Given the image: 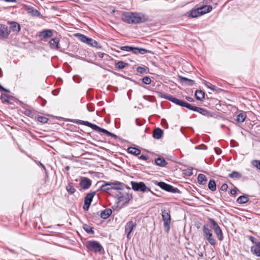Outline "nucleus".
<instances>
[{
    "label": "nucleus",
    "mask_w": 260,
    "mask_h": 260,
    "mask_svg": "<svg viewBox=\"0 0 260 260\" xmlns=\"http://www.w3.org/2000/svg\"><path fill=\"white\" fill-rule=\"evenodd\" d=\"M122 20L127 23L137 24L146 22L148 17L141 13L125 12L122 14Z\"/></svg>",
    "instance_id": "nucleus-1"
},
{
    "label": "nucleus",
    "mask_w": 260,
    "mask_h": 260,
    "mask_svg": "<svg viewBox=\"0 0 260 260\" xmlns=\"http://www.w3.org/2000/svg\"><path fill=\"white\" fill-rule=\"evenodd\" d=\"M70 121L73 122L76 124H82L87 126L95 131L103 133L107 135L108 136H110L115 139H117L118 138L117 136L109 132L107 129L100 127V126L96 125V124L90 123L87 121H83L79 119H72Z\"/></svg>",
    "instance_id": "nucleus-2"
},
{
    "label": "nucleus",
    "mask_w": 260,
    "mask_h": 260,
    "mask_svg": "<svg viewBox=\"0 0 260 260\" xmlns=\"http://www.w3.org/2000/svg\"><path fill=\"white\" fill-rule=\"evenodd\" d=\"M127 191V192H121L117 191L114 196V198H117V203L118 204L120 202H123L124 206L127 205L129 201L133 199L132 193L130 192L131 188L129 186H126Z\"/></svg>",
    "instance_id": "nucleus-3"
},
{
    "label": "nucleus",
    "mask_w": 260,
    "mask_h": 260,
    "mask_svg": "<svg viewBox=\"0 0 260 260\" xmlns=\"http://www.w3.org/2000/svg\"><path fill=\"white\" fill-rule=\"evenodd\" d=\"M158 96L161 98L168 100L177 105L182 107H185L189 110H190L192 106V105L186 102L185 101L178 99L170 94L168 95L162 92H158Z\"/></svg>",
    "instance_id": "nucleus-4"
},
{
    "label": "nucleus",
    "mask_w": 260,
    "mask_h": 260,
    "mask_svg": "<svg viewBox=\"0 0 260 260\" xmlns=\"http://www.w3.org/2000/svg\"><path fill=\"white\" fill-rule=\"evenodd\" d=\"M212 9L211 6H205L196 9H192L190 11L189 16L191 18H196L203 14L210 12Z\"/></svg>",
    "instance_id": "nucleus-5"
},
{
    "label": "nucleus",
    "mask_w": 260,
    "mask_h": 260,
    "mask_svg": "<svg viewBox=\"0 0 260 260\" xmlns=\"http://www.w3.org/2000/svg\"><path fill=\"white\" fill-rule=\"evenodd\" d=\"M75 36L79 40L87 44L90 46L96 47V48H101V46L97 41L92 39V38H88L86 36H85L81 34L78 33L75 34Z\"/></svg>",
    "instance_id": "nucleus-6"
},
{
    "label": "nucleus",
    "mask_w": 260,
    "mask_h": 260,
    "mask_svg": "<svg viewBox=\"0 0 260 260\" xmlns=\"http://www.w3.org/2000/svg\"><path fill=\"white\" fill-rule=\"evenodd\" d=\"M85 245L89 251L95 253L100 252L103 249V247L100 242L95 240L87 241Z\"/></svg>",
    "instance_id": "nucleus-7"
},
{
    "label": "nucleus",
    "mask_w": 260,
    "mask_h": 260,
    "mask_svg": "<svg viewBox=\"0 0 260 260\" xmlns=\"http://www.w3.org/2000/svg\"><path fill=\"white\" fill-rule=\"evenodd\" d=\"M131 184L132 189L135 191H140L143 192L149 191L152 194H155V193L151 191L149 188L146 186L145 184L143 182H137L135 181H131Z\"/></svg>",
    "instance_id": "nucleus-8"
},
{
    "label": "nucleus",
    "mask_w": 260,
    "mask_h": 260,
    "mask_svg": "<svg viewBox=\"0 0 260 260\" xmlns=\"http://www.w3.org/2000/svg\"><path fill=\"white\" fill-rule=\"evenodd\" d=\"M161 212L165 231L168 233L170 229V223L171 221L170 214L164 209H161Z\"/></svg>",
    "instance_id": "nucleus-9"
},
{
    "label": "nucleus",
    "mask_w": 260,
    "mask_h": 260,
    "mask_svg": "<svg viewBox=\"0 0 260 260\" xmlns=\"http://www.w3.org/2000/svg\"><path fill=\"white\" fill-rule=\"evenodd\" d=\"M208 220L212 225V228L218 239L220 241H222L223 239V234L221 228H220L218 223L214 219L211 218H209L208 219Z\"/></svg>",
    "instance_id": "nucleus-10"
},
{
    "label": "nucleus",
    "mask_w": 260,
    "mask_h": 260,
    "mask_svg": "<svg viewBox=\"0 0 260 260\" xmlns=\"http://www.w3.org/2000/svg\"><path fill=\"white\" fill-rule=\"evenodd\" d=\"M157 185L162 189L172 193H180V190L176 187H174L172 185L167 184L164 182H158Z\"/></svg>",
    "instance_id": "nucleus-11"
},
{
    "label": "nucleus",
    "mask_w": 260,
    "mask_h": 260,
    "mask_svg": "<svg viewBox=\"0 0 260 260\" xmlns=\"http://www.w3.org/2000/svg\"><path fill=\"white\" fill-rule=\"evenodd\" d=\"M95 195V192L92 191L88 193L84 198V205L83 207L85 211H87L90 207V205L92 201L94 196Z\"/></svg>",
    "instance_id": "nucleus-12"
},
{
    "label": "nucleus",
    "mask_w": 260,
    "mask_h": 260,
    "mask_svg": "<svg viewBox=\"0 0 260 260\" xmlns=\"http://www.w3.org/2000/svg\"><path fill=\"white\" fill-rule=\"evenodd\" d=\"M136 225V222L133 220L129 221L126 223L124 228L125 234L128 240L131 238V234Z\"/></svg>",
    "instance_id": "nucleus-13"
},
{
    "label": "nucleus",
    "mask_w": 260,
    "mask_h": 260,
    "mask_svg": "<svg viewBox=\"0 0 260 260\" xmlns=\"http://www.w3.org/2000/svg\"><path fill=\"white\" fill-rule=\"evenodd\" d=\"M92 184V181L87 177H81L79 182V186L81 187L80 190L82 189L86 190L90 188Z\"/></svg>",
    "instance_id": "nucleus-14"
},
{
    "label": "nucleus",
    "mask_w": 260,
    "mask_h": 260,
    "mask_svg": "<svg viewBox=\"0 0 260 260\" xmlns=\"http://www.w3.org/2000/svg\"><path fill=\"white\" fill-rule=\"evenodd\" d=\"M190 110L197 112L201 114L202 115L207 116L208 117H213V116L212 113L208 110L204 108L196 107L193 105H192Z\"/></svg>",
    "instance_id": "nucleus-15"
},
{
    "label": "nucleus",
    "mask_w": 260,
    "mask_h": 260,
    "mask_svg": "<svg viewBox=\"0 0 260 260\" xmlns=\"http://www.w3.org/2000/svg\"><path fill=\"white\" fill-rule=\"evenodd\" d=\"M10 31L11 30L6 25L0 24V38H7L10 34Z\"/></svg>",
    "instance_id": "nucleus-16"
},
{
    "label": "nucleus",
    "mask_w": 260,
    "mask_h": 260,
    "mask_svg": "<svg viewBox=\"0 0 260 260\" xmlns=\"http://www.w3.org/2000/svg\"><path fill=\"white\" fill-rule=\"evenodd\" d=\"M101 190L108 192L111 196H114V190L111 182H108L103 184L101 186Z\"/></svg>",
    "instance_id": "nucleus-17"
},
{
    "label": "nucleus",
    "mask_w": 260,
    "mask_h": 260,
    "mask_svg": "<svg viewBox=\"0 0 260 260\" xmlns=\"http://www.w3.org/2000/svg\"><path fill=\"white\" fill-rule=\"evenodd\" d=\"M53 30L45 29L40 32L39 38L41 40L44 41L45 40L50 38L53 36Z\"/></svg>",
    "instance_id": "nucleus-18"
},
{
    "label": "nucleus",
    "mask_w": 260,
    "mask_h": 260,
    "mask_svg": "<svg viewBox=\"0 0 260 260\" xmlns=\"http://www.w3.org/2000/svg\"><path fill=\"white\" fill-rule=\"evenodd\" d=\"M178 77L179 80V82L182 84H184L187 86H192L195 83L194 80L183 77L182 76L178 75Z\"/></svg>",
    "instance_id": "nucleus-19"
},
{
    "label": "nucleus",
    "mask_w": 260,
    "mask_h": 260,
    "mask_svg": "<svg viewBox=\"0 0 260 260\" xmlns=\"http://www.w3.org/2000/svg\"><path fill=\"white\" fill-rule=\"evenodd\" d=\"M111 185H112L114 194L115 192L118 190H123L124 187L126 186V185L121 182L116 181L114 182H111Z\"/></svg>",
    "instance_id": "nucleus-20"
},
{
    "label": "nucleus",
    "mask_w": 260,
    "mask_h": 260,
    "mask_svg": "<svg viewBox=\"0 0 260 260\" xmlns=\"http://www.w3.org/2000/svg\"><path fill=\"white\" fill-rule=\"evenodd\" d=\"M8 24L10 26V28L14 32L18 34L20 31V26L18 23L15 21H9Z\"/></svg>",
    "instance_id": "nucleus-21"
},
{
    "label": "nucleus",
    "mask_w": 260,
    "mask_h": 260,
    "mask_svg": "<svg viewBox=\"0 0 260 260\" xmlns=\"http://www.w3.org/2000/svg\"><path fill=\"white\" fill-rule=\"evenodd\" d=\"M164 131L159 127L156 128L153 132L152 136L155 139H160L161 138Z\"/></svg>",
    "instance_id": "nucleus-22"
},
{
    "label": "nucleus",
    "mask_w": 260,
    "mask_h": 260,
    "mask_svg": "<svg viewBox=\"0 0 260 260\" xmlns=\"http://www.w3.org/2000/svg\"><path fill=\"white\" fill-rule=\"evenodd\" d=\"M59 42V40L57 38L52 39L49 42L50 48L53 49H58Z\"/></svg>",
    "instance_id": "nucleus-23"
},
{
    "label": "nucleus",
    "mask_w": 260,
    "mask_h": 260,
    "mask_svg": "<svg viewBox=\"0 0 260 260\" xmlns=\"http://www.w3.org/2000/svg\"><path fill=\"white\" fill-rule=\"evenodd\" d=\"M112 213V211L111 209H106L101 211L100 216L102 218L106 219L111 215Z\"/></svg>",
    "instance_id": "nucleus-24"
},
{
    "label": "nucleus",
    "mask_w": 260,
    "mask_h": 260,
    "mask_svg": "<svg viewBox=\"0 0 260 260\" xmlns=\"http://www.w3.org/2000/svg\"><path fill=\"white\" fill-rule=\"evenodd\" d=\"M249 200V197L248 195H242L240 196L236 200V202L238 204H245L247 203Z\"/></svg>",
    "instance_id": "nucleus-25"
},
{
    "label": "nucleus",
    "mask_w": 260,
    "mask_h": 260,
    "mask_svg": "<svg viewBox=\"0 0 260 260\" xmlns=\"http://www.w3.org/2000/svg\"><path fill=\"white\" fill-rule=\"evenodd\" d=\"M155 163L156 165L160 167H165L168 162L166 161V160L161 157H158L155 159Z\"/></svg>",
    "instance_id": "nucleus-26"
},
{
    "label": "nucleus",
    "mask_w": 260,
    "mask_h": 260,
    "mask_svg": "<svg viewBox=\"0 0 260 260\" xmlns=\"http://www.w3.org/2000/svg\"><path fill=\"white\" fill-rule=\"evenodd\" d=\"M127 152L129 153H131L134 155L137 156L141 153V150L136 147H129L127 148Z\"/></svg>",
    "instance_id": "nucleus-27"
},
{
    "label": "nucleus",
    "mask_w": 260,
    "mask_h": 260,
    "mask_svg": "<svg viewBox=\"0 0 260 260\" xmlns=\"http://www.w3.org/2000/svg\"><path fill=\"white\" fill-rule=\"evenodd\" d=\"M207 181L206 176L203 174H200L198 176V182L200 184L204 185L206 184Z\"/></svg>",
    "instance_id": "nucleus-28"
},
{
    "label": "nucleus",
    "mask_w": 260,
    "mask_h": 260,
    "mask_svg": "<svg viewBox=\"0 0 260 260\" xmlns=\"http://www.w3.org/2000/svg\"><path fill=\"white\" fill-rule=\"evenodd\" d=\"M195 96L197 100L202 101L205 98V92L201 90H197L195 93Z\"/></svg>",
    "instance_id": "nucleus-29"
},
{
    "label": "nucleus",
    "mask_w": 260,
    "mask_h": 260,
    "mask_svg": "<svg viewBox=\"0 0 260 260\" xmlns=\"http://www.w3.org/2000/svg\"><path fill=\"white\" fill-rule=\"evenodd\" d=\"M206 240L208 241V242L212 246H214L216 244V240L213 237V234L212 233H210V234H208L205 236Z\"/></svg>",
    "instance_id": "nucleus-30"
},
{
    "label": "nucleus",
    "mask_w": 260,
    "mask_h": 260,
    "mask_svg": "<svg viewBox=\"0 0 260 260\" xmlns=\"http://www.w3.org/2000/svg\"><path fill=\"white\" fill-rule=\"evenodd\" d=\"M128 63L123 61H118L115 64V68L118 70H121L128 66Z\"/></svg>",
    "instance_id": "nucleus-31"
},
{
    "label": "nucleus",
    "mask_w": 260,
    "mask_h": 260,
    "mask_svg": "<svg viewBox=\"0 0 260 260\" xmlns=\"http://www.w3.org/2000/svg\"><path fill=\"white\" fill-rule=\"evenodd\" d=\"M66 188L67 191L70 194H72L74 193L76 191V189L74 187L73 183H71V182L67 184Z\"/></svg>",
    "instance_id": "nucleus-32"
},
{
    "label": "nucleus",
    "mask_w": 260,
    "mask_h": 260,
    "mask_svg": "<svg viewBox=\"0 0 260 260\" xmlns=\"http://www.w3.org/2000/svg\"><path fill=\"white\" fill-rule=\"evenodd\" d=\"M208 188L212 191H215L216 190V184L214 180H210L208 183Z\"/></svg>",
    "instance_id": "nucleus-33"
},
{
    "label": "nucleus",
    "mask_w": 260,
    "mask_h": 260,
    "mask_svg": "<svg viewBox=\"0 0 260 260\" xmlns=\"http://www.w3.org/2000/svg\"><path fill=\"white\" fill-rule=\"evenodd\" d=\"M10 95L7 94H6V93H2L1 94V98H0L2 102L3 103H6L7 104L10 103Z\"/></svg>",
    "instance_id": "nucleus-34"
},
{
    "label": "nucleus",
    "mask_w": 260,
    "mask_h": 260,
    "mask_svg": "<svg viewBox=\"0 0 260 260\" xmlns=\"http://www.w3.org/2000/svg\"><path fill=\"white\" fill-rule=\"evenodd\" d=\"M204 84L208 88L211 89L213 91H217V90H221L222 89L216 87V86L213 85L211 83L204 81Z\"/></svg>",
    "instance_id": "nucleus-35"
},
{
    "label": "nucleus",
    "mask_w": 260,
    "mask_h": 260,
    "mask_svg": "<svg viewBox=\"0 0 260 260\" xmlns=\"http://www.w3.org/2000/svg\"><path fill=\"white\" fill-rule=\"evenodd\" d=\"M229 177L231 178L239 179L242 177V175L240 173L234 171L229 174Z\"/></svg>",
    "instance_id": "nucleus-36"
},
{
    "label": "nucleus",
    "mask_w": 260,
    "mask_h": 260,
    "mask_svg": "<svg viewBox=\"0 0 260 260\" xmlns=\"http://www.w3.org/2000/svg\"><path fill=\"white\" fill-rule=\"evenodd\" d=\"M83 228L88 234H94V232L93 230V228L88 224H84L83 225Z\"/></svg>",
    "instance_id": "nucleus-37"
},
{
    "label": "nucleus",
    "mask_w": 260,
    "mask_h": 260,
    "mask_svg": "<svg viewBox=\"0 0 260 260\" xmlns=\"http://www.w3.org/2000/svg\"><path fill=\"white\" fill-rule=\"evenodd\" d=\"M251 252L257 256H260V248H258L255 245L251 247Z\"/></svg>",
    "instance_id": "nucleus-38"
},
{
    "label": "nucleus",
    "mask_w": 260,
    "mask_h": 260,
    "mask_svg": "<svg viewBox=\"0 0 260 260\" xmlns=\"http://www.w3.org/2000/svg\"><path fill=\"white\" fill-rule=\"evenodd\" d=\"M148 68L146 67H138L137 71L141 74H147Z\"/></svg>",
    "instance_id": "nucleus-39"
},
{
    "label": "nucleus",
    "mask_w": 260,
    "mask_h": 260,
    "mask_svg": "<svg viewBox=\"0 0 260 260\" xmlns=\"http://www.w3.org/2000/svg\"><path fill=\"white\" fill-rule=\"evenodd\" d=\"M203 232L204 236L210 234L212 233L211 230H210L207 224H204L203 226Z\"/></svg>",
    "instance_id": "nucleus-40"
},
{
    "label": "nucleus",
    "mask_w": 260,
    "mask_h": 260,
    "mask_svg": "<svg viewBox=\"0 0 260 260\" xmlns=\"http://www.w3.org/2000/svg\"><path fill=\"white\" fill-rule=\"evenodd\" d=\"M246 115L244 113H240L237 116L236 120L238 122L242 123L244 121Z\"/></svg>",
    "instance_id": "nucleus-41"
},
{
    "label": "nucleus",
    "mask_w": 260,
    "mask_h": 260,
    "mask_svg": "<svg viewBox=\"0 0 260 260\" xmlns=\"http://www.w3.org/2000/svg\"><path fill=\"white\" fill-rule=\"evenodd\" d=\"M118 48H119L120 50L123 51H125L127 52H132L133 46H118Z\"/></svg>",
    "instance_id": "nucleus-42"
},
{
    "label": "nucleus",
    "mask_w": 260,
    "mask_h": 260,
    "mask_svg": "<svg viewBox=\"0 0 260 260\" xmlns=\"http://www.w3.org/2000/svg\"><path fill=\"white\" fill-rule=\"evenodd\" d=\"M142 81L144 84L149 85L151 82V79L150 77L145 76L142 79Z\"/></svg>",
    "instance_id": "nucleus-43"
},
{
    "label": "nucleus",
    "mask_w": 260,
    "mask_h": 260,
    "mask_svg": "<svg viewBox=\"0 0 260 260\" xmlns=\"http://www.w3.org/2000/svg\"><path fill=\"white\" fill-rule=\"evenodd\" d=\"M207 100L209 101L208 104L213 106L214 104H217L218 101L214 98H207Z\"/></svg>",
    "instance_id": "nucleus-44"
},
{
    "label": "nucleus",
    "mask_w": 260,
    "mask_h": 260,
    "mask_svg": "<svg viewBox=\"0 0 260 260\" xmlns=\"http://www.w3.org/2000/svg\"><path fill=\"white\" fill-rule=\"evenodd\" d=\"M38 121L42 123H46L48 121V119L45 117L39 116L38 117Z\"/></svg>",
    "instance_id": "nucleus-45"
},
{
    "label": "nucleus",
    "mask_w": 260,
    "mask_h": 260,
    "mask_svg": "<svg viewBox=\"0 0 260 260\" xmlns=\"http://www.w3.org/2000/svg\"><path fill=\"white\" fill-rule=\"evenodd\" d=\"M139 54H144L147 53H152V52L151 51L146 50L143 48H139Z\"/></svg>",
    "instance_id": "nucleus-46"
},
{
    "label": "nucleus",
    "mask_w": 260,
    "mask_h": 260,
    "mask_svg": "<svg viewBox=\"0 0 260 260\" xmlns=\"http://www.w3.org/2000/svg\"><path fill=\"white\" fill-rule=\"evenodd\" d=\"M252 164L253 166L260 170V160H254L252 161Z\"/></svg>",
    "instance_id": "nucleus-47"
},
{
    "label": "nucleus",
    "mask_w": 260,
    "mask_h": 260,
    "mask_svg": "<svg viewBox=\"0 0 260 260\" xmlns=\"http://www.w3.org/2000/svg\"><path fill=\"white\" fill-rule=\"evenodd\" d=\"M31 15L33 16H39L41 15V13L39 11L36 9H32L31 10Z\"/></svg>",
    "instance_id": "nucleus-48"
},
{
    "label": "nucleus",
    "mask_w": 260,
    "mask_h": 260,
    "mask_svg": "<svg viewBox=\"0 0 260 260\" xmlns=\"http://www.w3.org/2000/svg\"><path fill=\"white\" fill-rule=\"evenodd\" d=\"M228 188V185L226 183H223L221 187H220V190H222V191H226L227 190Z\"/></svg>",
    "instance_id": "nucleus-49"
},
{
    "label": "nucleus",
    "mask_w": 260,
    "mask_h": 260,
    "mask_svg": "<svg viewBox=\"0 0 260 260\" xmlns=\"http://www.w3.org/2000/svg\"><path fill=\"white\" fill-rule=\"evenodd\" d=\"M139 47H133V49H132V52H133L134 54H139Z\"/></svg>",
    "instance_id": "nucleus-50"
},
{
    "label": "nucleus",
    "mask_w": 260,
    "mask_h": 260,
    "mask_svg": "<svg viewBox=\"0 0 260 260\" xmlns=\"http://www.w3.org/2000/svg\"><path fill=\"white\" fill-rule=\"evenodd\" d=\"M0 91H5L6 92H10V91L9 89L4 88L1 84H0Z\"/></svg>",
    "instance_id": "nucleus-51"
},
{
    "label": "nucleus",
    "mask_w": 260,
    "mask_h": 260,
    "mask_svg": "<svg viewBox=\"0 0 260 260\" xmlns=\"http://www.w3.org/2000/svg\"><path fill=\"white\" fill-rule=\"evenodd\" d=\"M148 158H148V157L147 156L144 155H141L139 157V159H143V160H147Z\"/></svg>",
    "instance_id": "nucleus-52"
},
{
    "label": "nucleus",
    "mask_w": 260,
    "mask_h": 260,
    "mask_svg": "<svg viewBox=\"0 0 260 260\" xmlns=\"http://www.w3.org/2000/svg\"><path fill=\"white\" fill-rule=\"evenodd\" d=\"M230 193L232 195H235L237 193V190L236 189H231L230 191Z\"/></svg>",
    "instance_id": "nucleus-53"
},
{
    "label": "nucleus",
    "mask_w": 260,
    "mask_h": 260,
    "mask_svg": "<svg viewBox=\"0 0 260 260\" xmlns=\"http://www.w3.org/2000/svg\"><path fill=\"white\" fill-rule=\"evenodd\" d=\"M185 174H186V176H191L192 175V171H191V170H188V171H187L185 173Z\"/></svg>",
    "instance_id": "nucleus-54"
},
{
    "label": "nucleus",
    "mask_w": 260,
    "mask_h": 260,
    "mask_svg": "<svg viewBox=\"0 0 260 260\" xmlns=\"http://www.w3.org/2000/svg\"><path fill=\"white\" fill-rule=\"evenodd\" d=\"M185 99H186V100L187 101H189V102H193V101H194V100H193L192 98H191V97H190V96H186Z\"/></svg>",
    "instance_id": "nucleus-55"
},
{
    "label": "nucleus",
    "mask_w": 260,
    "mask_h": 260,
    "mask_svg": "<svg viewBox=\"0 0 260 260\" xmlns=\"http://www.w3.org/2000/svg\"><path fill=\"white\" fill-rule=\"evenodd\" d=\"M249 240L253 243H255L254 242V238L253 236H250L249 237Z\"/></svg>",
    "instance_id": "nucleus-56"
},
{
    "label": "nucleus",
    "mask_w": 260,
    "mask_h": 260,
    "mask_svg": "<svg viewBox=\"0 0 260 260\" xmlns=\"http://www.w3.org/2000/svg\"><path fill=\"white\" fill-rule=\"evenodd\" d=\"M39 164L44 169V170L46 171V173L47 174V170H46V168L44 166V165L43 164H42V163H41L40 162H39Z\"/></svg>",
    "instance_id": "nucleus-57"
},
{
    "label": "nucleus",
    "mask_w": 260,
    "mask_h": 260,
    "mask_svg": "<svg viewBox=\"0 0 260 260\" xmlns=\"http://www.w3.org/2000/svg\"><path fill=\"white\" fill-rule=\"evenodd\" d=\"M4 1H5L6 2H13V3L16 2V0H4Z\"/></svg>",
    "instance_id": "nucleus-58"
},
{
    "label": "nucleus",
    "mask_w": 260,
    "mask_h": 260,
    "mask_svg": "<svg viewBox=\"0 0 260 260\" xmlns=\"http://www.w3.org/2000/svg\"><path fill=\"white\" fill-rule=\"evenodd\" d=\"M104 53H99V56L100 58H103L104 56Z\"/></svg>",
    "instance_id": "nucleus-59"
},
{
    "label": "nucleus",
    "mask_w": 260,
    "mask_h": 260,
    "mask_svg": "<svg viewBox=\"0 0 260 260\" xmlns=\"http://www.w3.org/2000/svg\"><path fill=\"white\" fill-rule=\"evenodd\" d=\"M64 169L66 171H69L70 169V167L69 166H67L65 167Z\"/></svg>",
    "instance_id": "nucleus-60"
},
{
    "label": "nucleus",
    "mask_w": 260,
    "mask_h": 260,
    "mask_svg": "<svg viewBox=\"0 0 260 260\" xmlns=\"http://www.w3.org/2000/svg\"><path fill=\"white\" fill-rule=\"evenodd\" d=\"M255 245L257 246L258 248H260V242L255 243Z\"/></svg>",
    "instance_id": "nucleus-61"
},
{
    "label": "nucleus",
    "mask_w": 260,
    "mask_h": 260,
    "mask_svg": "<svg viewBox=\"0 0 260 260\" xmlns=\"http://www.w3.org/2000/svg\"><path fill=\"white\" fill-rule=\"evenodd\" d=\"M8 250H9L11 252H12V253H15V250H13V249H9V248L8 249Z\"/></svg>",
    "instance_id": "nucleus-62"
},
{
    "label": "nucleus",
    "mask_w": 260,
    "mask_h": 260,
    "mask_svg": "<svg viewBox=\"0 0 260 260\" xmlns=\"http://www.w3.org/2000/svg\"><path fill=\"white\" fill-rule=\"evenodd\" d=\"M46 103V101H45L42 104V106L43 107L45 106Z\"/></svg>",
    "instance_id": "nucleus-63"
}]
</instances>
